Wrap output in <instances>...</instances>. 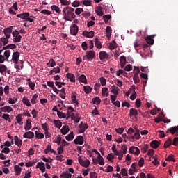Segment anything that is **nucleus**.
<instances>
[{"instance_id": "f257e3e1", "label": "nucleus", "mask_w": 178, "mask_h": 178, "mask_svg": "<svg viewBox=\"0 0 178 178\" xmlns=\"http://www.w3.org/2000/svg\"><path fill=\"white\" fill-rule=\"evenodd\" d=\"M63 16H64V19L67 22H72L73 19L76 18V15H74V8L67 6L63 9Z\"/></svg>"}, {"instance_id": "f03ea898", "label": "nucleus", "mask_w": 178, "mask_h": 178, "mask_svg": "<svg viewBox=\"0 0 178 178\" xmlns=\"http://www.w3.org/2000/svg\"><path fill=\"white\" fill-rule=\"evenodd\" d=\"M92 162L95 165H97V162H99V165L101 166H104V165H105V162H104V157L101 156V154H99L97 159L92 158Z\"/></svg>"}, {"instance_id": "7ed1b4c3", "label": "nucleus", "mask_w": 178, "mask_h": 178, "mask_svg": "<svg viewBox=\"0 0 178 178\" xmlns=\"http://www.w3.org/2000/svg\"><path fill=\"white\" fill-rule=\"evenodd\" d=\"M78 161L81 166H83V168H88L90 166V162L89 161V160L84 161L83 160L81 156H80V155H78Z\"/></svg>"}, {"instance_id": "20e7f679", "label": "nucleus", "mask_w": 178, "mask_h": 178, "mask_svg": "<svg viewBox=\"0 0 178 178\" xmlns=\"http://www.w3.org/2000/svg\"><path fill=\"white\" fill-rule=\"evenodd\" d=\"M20 57V53L19 51H15L12 56V60L17 65L19 63V58Z\"/></svg>"}, {"instance_id": "39448f33", "label": "nucleus", "mask_w": 178, "mask_h": 178, "mask_svg": "<svg viewBox=\"0 0 178 178\" xmlns=\"http://www.w3.org/2000/svg\"><path fill=\"white\" fill-rule=\"evenodd\" d=\"M156 36V35H151L147 36L145 38V41L147 42V44H148L149 45H152L154 42V38H155V37Z\"/></svg>"}, {"instance_id": "423d86ee", "label": "nucleus", "mask_w": 178, "mask_h": 178, "mask_svg": "<svg viewBox=\"0 0 178 178\" xmlns=\"http://www.w3.org/2000/svg\"><path fill=\"white\" fill-rule=\"evenodd\" d=\"M79 133L83 134L87 129H88V124L87 123L83 124V122L79 125Z\"/></svg>"}, {"instance_id": "0eeeda50", "label": "nucleus", "mask_w": 178, "mask_h": 178, "mask_svg": "<svg viewBox=\"0 0 178 178\" xmlns=\"http://www.w3.org/2000/svg\"><path fill=\"white\" fill-rule=\"evenodd\" d=\"M70 33L72 35H76L79 33V26L76 24L70 27Z\"/></svg>"}, {"instance_id": "6e6552de", "label": "nucleus", "mask_w": 178, "mask_h": 178, "mask_svg": "<svg viewBox=\"0 0 178 178\" xmlns=\"http://www.w3.org/2000/svg\"><path fill=\"white\" fill-rule=\"evenodd\" d=\"M74 144H79L83 145L84 144V138L81 136H78L76 139L74 140Z\"/></svg>"}, {"instance_id": "1a4fd4ad", "label": "nucleus", "mask_w": 178, "mask_h": 178, "mask_svg": "<svg viewBox=\"0 0 178 178\" xmlns=\"http://www.w3.org/2000/svg\"><path fill=\"white\" fill-rule=\"evenodd\" d=\"M86 58L88 60H92L95 56V51H86Z\"/></svg>"}, {"instance_id": "9d476101", "label": "nucleus", "mask_w": 178, "mask_h": 178, "mask_svg": "<svg viewBox=\"0 0 178 178\" xmlns=\"http://www.w3.org/2000/svg\"><path fill=\"white\" fill-rule=\"evenodd\" d=\"M12 29H13V26H10L4 29L3 33L6 37V38H10V35L12 34Z\"/></svg>"}, {"instance_id": "9b49d317", "label": "nucleus", "mask_w": 178, "mask_h": 178, "mask_svg": "<svg viewBox=\"0 0 178 178\" xmlns=\"http://www.w3.org/2000/svg\"><path fill=\"white\" fill-rule=\"evenodd\" d=\"M130 154H134V155H140V149L137 147L132 146L129 149Z\"/></svg>"}, {"instance_id": "f8f14e48", "label": "nucleus", "mask_w": 178, "mask_h": 178, "mask_svg": "<svg viewBox=\"0 0 178 178\" xmlns=\"http://www.w3.org/2000/svg\"><path fill=\"white\" fill-rule=\"evenodd\" d=\"M49 152L57 155L56 151L52 149V146H51V145H47L46 149H44V154H49Z\"/></svg>"}, {"instance_id": "ddd939ff", "label": "nucleus", "mask_w": 178, "mask_h": 178, "mask_svg": "<svg viewBox=\"0 0 178 178\" xmlns=\"http://www.w3.org/2000/svg\"><path fill=\"white\" fill-rule=\"evenodd\" d=\"M17 17H19L20 19H22L23 20H26L27 17H30V13H22L21 14H17Z\"/></svg>"}, {"instance_id": "4468645a", "label": "nucleus", "mask_w": 178, "mask_h": 178, "mask_svg": "<svg viewBox=\"0 0 178 178\" xmlns=\"http://www.w3.org/2000/svg\"><path fill=\"white\" fill-rule=\"evenodd\" d=\"M109 55L106 51H100L99 54V57L100 60H104V59H108Z\"/></svg>"}, {"instance_id": "2eb2a0df", "label": "nucleus", "mask_w": 178, "mask_h": 178, "mask_svg": "<svg viewBox=\"0 0 178 178\" xmlns=\"http://www.w3.org/2000/svg\"><path fill=\"white\" fill-rule=\"evenodd\" d=\"M1 112L10 113V112H13V108L10 107V106H5L4 107H1Z\"/></svg>"}, {"instance_id": "dca6fc26", "label": "nucleus", "mask_w": 178, "mask_h": 178, "mask_svg": "<svg viewBox=\"0 0 178 178\" xmlns=\"http://www.w3.org/2000/svg\"><path fill=\"white\" fill-rule=\"evenodd\" d=\"M82 35L84 37H87L88 38H92V37H94V31H91L88 32L87 31H84L83 32Z\"/></svg>"}, {"instance_id": "f3484780", "label": "nucleus", "mask_w": 178, "mask_h": 178, "mask_svg": "<svg viewBox=\"0 0 178 178\" xmlns=\"http://www.w3.org/2000/svg\"><path fill=\"white\" fill-rule=\"evenodd\" d=\"M159 145H161V143L158 140H152V142H150V147H152V148H154V149H156V148H158Z\"/></svg>"}, {"instance_id": "a211bd4d", "label": "nucleus", "mask_w": 178, "mask_h": 178, "mask_svg": "<svg viewBox=\"0 0 178 178\" xmlns=\"http://www.w3.org/2000/svg\"><path fill=\"white\" fill-rule=\"evenodd\" d=\"M178 131V126L172 127L170 128H168L165 133H171V134H175Z\"/></svg>"}, {"instance_id": "6ab92c4d", "label": "nucleus", "mask_w": 178, "mask_h": 178, "mask_svg": "<svg viewBox=\"0 0 178 178\" xmlns=\"http://www.w3.org/2000/svg\"><path fill=\"white\" fill-rule=\"evenodd\" d=\"M36 168L40 169V170H41V172H42V173H44V172H45V163H44V162L38 163Z\"/></svg>"}, {"instance_id": "aec40b11", "label": "nucleus", "mask_w": 178, "mask_h": 178, "mask_svg": "<svg viewBox=\"0 0 178 178\" xmlns=\"http://www.w3.org/2000/svg\"><path fill=\"white\" fill-rule=\"evenodd\" d=\"M120 62L121 69H124V66L126 65V56H121L120 58Z\"/></svg>"}, {"instance_id": "412c9836", "label": "nucleus", "mask_w": 178, "mask_h": 178, "mask_svg": "<svg viewBox=\"0 0 178 178\" xmlns=\"http://www.w3.org/2000/svg\"><path fill=\"white\" fill-rule=\"evenodd\" d=\"M66 77L67 79H70V81H71V83H76V76H74V74L72 73H67L66 74Z\"/></svg>"}, {"instance_id": "4be33fe9", "label": "nucleus", "mask_w": 178, "mask_h": 178, "mask_svg": "<svg viewBox=\"0 0 178 178\" xmlns=\"http://www.w3.org/2000/svg\"><path fill=\"white\" fill-rule=\"evenodd\" d=\"M24 138H34V132L28 131L23 135Z\"/></svg>"}, {"instance_id": "5701e85b", "label": "nucleus", "mask_w": 178, "mask_h": 178, "mask_svg": "<svg viewBox=\"0 0 178 178\" xmlns=\"http://www.w3.org/2000/svg\"><path fill=\"white\" fill-rule=\"evenodd\" d=\"M15 140V145H17V147H22V145L23 144V142L20 140V138H19L17 136H15L14 137Z\"/></svg>"}, {"instance_id": "b1692460", "label": "nucleus", "mask_w": 178, "mask_h": 178, "mask_svg": "<svg viewBox=\"0 0 178 178\" xmlns=\"http://www.w3.org/2000/svg\"><path fill=\"white\" fill-rule=\"evenodd\" d=\"M23 116V115L22 114H18L15 119L17 120V122L18 123V124H19L20 126H23V118H22Z\"/></svg>"}, {"instance_id": "393cba45", "label": "nucleus", "mask_w": 178, "mask_h": 178, "mask_svg": "<svg viewBox=\"0 0 178 178\" xmlns=\"http://www.w3.org/2000/svg\"><path fill=\"white\" fill-rule=\"evenodd\" d=\"M76 95H77V92H72V95L71 97L72 102V104H76V105H79V101L76 98Z\"/></svg>"}, {"instance_id": "a878e982", "label": "nucleus", "mask_w": 178, "mask_h": 178, "mask_svg": "<svg viewBox=\"0 0 178 178\" xmlns=\"http://www.w3.org/2000/svg\"><path fill=\"white\" fill-rule=\"evenodd\" d=\"M78 80L79 83H83V84H87V77L86 75L81 74L79 77H78Z\"/></svg>"}, {"instance_id": "bb28decb", "label": "nucleus", "mask_w": 178, "mask_h": 178, "mask_svg": "<svg viewBox=\"0 0 178 178\" xmlns=\"http://www.w3.org/2000/svg\"><path fill=\"white\" fill-rule=\"evenodd\" d=\"M51 10L56 12V13H58L59 15H60V13H62V10H60V8L56 5L51 6Z\"/></svg>"}, {"instance_id": "cd10ccee", "label": "nucleus", "mask_w": 178, "mask_h": 178, "mask_svg": "<svg viewBox=\"0 0 178 178\" xmlns=\"http://www.w3.org/2000/svg\"><path fill=\"white\" fill-rule=\"evenodd\" d=\"M31 129V120L28 119L25 123L24 129L26 130V131H27V130H30Z\"/></svg>"}, {"instance_id": "c85d7f7f", "label": "nucleus", "mask_w": 178, "mask_h": 178, "mask_svg": "<svg viewBox=\"0 0 178 178\" xmlns=\"http://www.w3.org/2000/svg\"><path fill=\"white\" fill-rule=\"evenodd\" d=\"M119 91H120V89L118 88V86L113 85L111 86V92L113 94H115V95H118L119 94Z\"/></svg>"}, {"instance_id": "c756f323", "label": "nucleus", "mask_w": 178, "mask_h": 178, "mask_svg": "<svg viewBox=\"0 0 178 178\" xmlns=\"http://www.w3.org/2000/svg\"><path fill=\"white\" fill-rule=\"evenodd\" d=\"M35 137H36V138H38V140H42V138H44V137H45L44 134L40 132V131H35Z\"/></svg>"}, {"instance_id": "7c9ffc66", "label": "nucleus", "mask_w": 178, "mask_h": 178, "mask_svg": "<svg viewBox=\"0 0 178 178\" xmlns=\"http://www.w3.org/2000/svg\"><path fill=\"white\" fill-rule=\"evenodd\" d=\"M70 129L69 128V126L65 125L62 127L60 131L63 134V136H65L67 133H69V131Z\"/></svg>"}, {"instance_id": "2f4dec72", "label": "nucleus", "mask_w": 178, "mask_h": 178, "mask_svg": "<svg viewBox=\"0 0 178 178\" xmlns=\"http://www.w3.org/2000/svg\"><path fill=\"white\" fill-rule=\"evenodd\" d=\"M106 33L107 38H111L112 37V28L111 26H106Z\"/></svg>"}, {"instance_id": "473e14b6", "label": "nucleus", "mask_w": 178, "mask_h": 178, "mask_svg": "<svg viewBox=\"0 0 178 178\" xmlns=\"http://www.w3.org/2000/svg\"><path fill=\"white\" fill-rule=\"evenodd\" d=\"M131 88L133 90L134 92L133 94L131 95L130 96V99H131V101H134V99H136V86L133 85L131 86Z\"/></svg>"}, {"instance_id": "72a5a7b5", "label": "nucleus", "mask_w": 178, "mask_h": 178, "mask_svg": "<svg viewBox=\"0 0 178 178\" xmlns=\"http://www.w3.org/2000/svg\"><path fill=\"white\" fill-rule=\"evenodd\" d=\"M137 115H138V111H137V110H136V108H131L129 110V116L130 118H131V116H137Z\"/></svg>"}, {"instance_id": "f704fd0d", "label": "nucleus", "mask_w": 178, "mask_h": 178, "mask_svg": "<svg viewBox=\"0 0 178 178\" xmlns=\"http://www.w3.org/2000/svg\"><path fill=\"white\" fill-rule=\"evenodd\" d=\"M0 42L3 44V47H5V45H6L9 42V38L6 37H2L0 38Z\"/></svg>"}, {"instance_id": "c9c22d12", "label": "nucleus", "mask_w": 178, "mask_h": 178, "mask_svg": "<svg viewBox=\"0 0 178 178\" xmlns=\"http://www.w3.org/2000/svg\"><path fill=\"white\" fill-rule=\"evenodd\" d=\"M4 61L6 60L8 62V60H9V58L10 56V50H6L4 52Z\"/></svg>"}, {"instance_id": "e433bc0d", "label": "nucleus", "mask_w": 178, "mask_h": 178, "mask_svg": "<svg viewBox=\"0 0 178 178\" xmlns=\"http://www.w3.org/2000/svg\"><path fill=\"white\" fill-rule=\"evenodd\" d=\"M14 169L17 176H20V173H22V168L19 165H15Z\"/></svg>"}, {"instance_id": "4c0bfd02", "label": "nucleus", "mask_w": 178, "mask_h": 178, "mask_svg": "<svg viewBox=\"0 0 178 178\" xmlns=\"http://www.w3.org/2000/svg\"><path fill=\"white\" fill-rule=\"evenodd\" d=\"M73 138H74V134H73V131L70 132V134L65 136V140H67V141H72Z\"/></svg>"}, {"instance_id": "58836bf2", "label": "nucleus", "mask_w": 178, "mask_h": 178, "mask_svg": "<svg viewBox=\"0 0 178 178\" xmlns=\"http://www.w3.org/2000/svg\"><path fill=\"white\" fill-rule=\"evenodd\" d=\"M118 47V44H116V41L113 40L110 44H109V49L111 51L115 49V48Z\"/></svg>"}, {"instance_id": "ea45409f", "label": "nucleus", "mask_w": 178, "mask_h": 178, "mask_svg": "<svg viewBox=\"0 0 178 178\" xmlns=\"http://www.w3.org/2000/svg\"><path fill=\"white\" fill-rule=\"evenodd\" d=\"M102 94L103 97H105V95L106 97H109V92L108 91V88L106 87L102 88Z\"/></svg>"}, {"instance_id": "a19ab883", "label": "nucleus", "mask_w": 178, "mask_h": 178, "mask_svg": "<svg viewBox=\"0 0 178 178\" xmlns=\"http://www.w3.org/2000/svg\"><path fill=\"white\" fill-rule=\"evenodd\" d=\"M95 13H97V16H103L104 12H102V8L101 7H97L95 8Z\"/></svg>"}, {"instance_id": "79ce46f5", "label": "nucleus", "mask_w": 178, "mask_h": 178, "mask_svg": "<svg viewBox=\"0 0 178 178\" xmlns=\"http://www.w3.org/2000/svg\"><path fill=\"white\" fill-rule=\"evenodd\" d=\"M60 177L61 178H72V174H70L69 172H63L60 175Z\"/></svg>"}, {"instance_id": "37998d69", "label": "nucleus", "mask_w": 178, "mask_h": 178, "mask_svg": "<svg viewBox=\"0 0 178 178\" xmlns=\"http://www.w3.org/2000/svg\"><path fill=\"white\" fill-rule=\"evenodd\" d=\"M133 137H134V138L136 140H140V138H141V136L140 135V130L137 129L134 133V134L133 135Z\"/></svg>"}, {"instance_id": "c03bdc74", "label": "nucleus", "mask_w": 178, "mask_h": 178, "mask_svg": "<svg viewBox=\"0 0 178 178\" xmlns=\"http://www.w3.org/2000/svg\"><path fill=\"white\" fill-rule=\"evenodd\" d=\"M95 40V45L96 48H97V49H101V48H102V44H101V42L98 40V38H96Z\"/></svg>"}, {"instance_id": "a18cd8bd", "label": "nucleus", "mask_w": 178, "mask_h": 178, "mask_svg": "<svg viewBox=\"0 0 178 178\" xmlns=\"http://www.w3.org/2000/svg\"><path fill=\"white\" fill-rule=\"evenodd\" d=\"M37 98H38V95L37 93L34 94L32 99L31 101V104H33V105H35V104H37V102H38V100H37Z\"/></svg>"}, {"instance_id": "49530a36", "label": "nucleus", "mask_w": 178, "mask_h": 178, "mask_svg": "<svg viewBox=\"0 0 178 178\" xmlns=\"http://www.w3.org/2000/svg\"><path fill=\"white\" fill-rule=\"evenodd\" d=\"M92 102L96 105H99L101 104V99L99 97H96L92 99Z\"/></svg>"}, {"instance_id": "de8ad7c7", "label": "nucleus", "mask_w": 178, "mask_h": 178, "mask_svg": "<svg viewBox=\"0 0 178 178\" xmlns=\"http://www.w3.org/2000/svg\"><path fill=\"white\" fill-rule=\"evenodd\" d=\"M133 80L134 84H138L140 83V77L138 75H137V74H134Z\"/></svg>"}, {"instance_id": "09e8293b", "label": "nucleus", "mask_w": 178, "mask_h": 178, "mask_svg": "<svg viewBox=\"0 0 178 178\" xmlns=\"http://www.w3.org/2000/svg\"><path fill=\"white\" fill-rule=\"evenodd\" d=\"M83 90L85 91L86 94H90L92 91V88L90 87L89 86H83Z\"/></svg>"}, {"instance_id": "8fccbe9b", "label": "nucleus", "mask_w": 178, "mask_h": 178, "mask_svg": "<svg viewBox=\"0 0 178 178\" xmlns=\"http://www.w3.org/2000/svg\"><path fill=\"white\" fill-rule=\"evenodd\" d=\"M65 145H60V147L57 148V152L58 155H60V154H63V148H65Z\"/></svg>"}, {"instance_id": "3c124183", "label": "nucleus", "mask_w": 178, "mask_h": 178, "mask_svg": "<svg viewBox=\"0 0 178 178\" xmlns=\"http://www.w3.org/2000/svg\"><path fill=\"white\" fill-rule=\"evenodd\" d=\"M54 124L56 126V127H57L58 129H60V127H62V122L59 120H55L54 121Z\"/></svg>"}, {"instance_id": "603ef678", "label": "nucleus", "mask_w": 178, "mask_h": 178, "mask_svg": "<svg viewBox=\"0 0 178 178\" xmlns=\"http://www.w3.org/2000/svg\"><path fill=\"white\" fill-rule=\"evenodd\" d=\"M54 143H56L58 145H60V143H62V137H60V135H58L57 139H55Z\"/></svg>"}, {"instance_id": "864d4df0", "label": "nucleus", "mask_w": 178, "mask_h": 178, "mask_svg": "<svg viewBox=\"0 0 178 178\" xmlns=\"http://www.w3.org/2000/svg\"><path fill=\"white\" fill-rule=\"evenodd\" d=\"M112 16L109 14L104 15L103 16V20L105 23H107V22H109V19H111Z\"/></svg>"}, {"instance_id": "5fc2aeb1", "label": "nucleus", "mask_w": 178, "mask_h": 178, "mask_svg": "<svg viewBox=\"0 0 178 178\" xmlns=\"http://www.w3.org/2000/svg\"><path fill=\"white\" fill-rule=\"evenodd\" d=\"M22 102H24V104L26 105V106H31V104H30V100H29V99H27L26 97H24L22 99Z\"/></svg>"}, {"instance_id": "6e6d98bb", "label": "nucleus", "mask_w": 178, "mask_h": 178, "mask_svg": "<svg viewBox=\"0 0 178 178\" xmlns=\"http://www.w3.org/2000/svg\"><path fill=\"white\" fill-rule=\"evenodd\" d=\"M172 145V140L168 139L167 141L165 142L164 143V148H168Z\"/></svg>"}, {"instance_id": "4d7b16f0", "label": "nucleus", "mask_w": 178, "mask_h": 178, "mask_svg": "<svg viewBox=\"0 0 178 178\" xmlns=\"http://www.w3.org/2000/svg\"><path fill=\"white\" fill-rule=\"evenodd\" d=\"M10 115H9V114H3L2 115V118L4 119L5 120H6L7 122H9V123H10Z\"/></svg>"}, {"instance_id": "13d9d810", "label": "nucleus", "mask_w": 178, "mask_h": 178, "mask_svg": "<svg viewBox=\"0 0 178 178\" xmlns=\"http://www.w3.org/2000/svg\"><path fill=\"white\" fill-rule=\"evenodd\" d=\"M107 159L110 162H113V159H115V156L112 153H110L107 155Z\"/></svg>"}, {"instance_id": "bf43d9fd", "label": "nucleus", "mask_w": 178, "mask_h": 178, "mask_svg": "<svg viewBox=\"0 0 178 178\" xmlns=\"http://www.w3.org/2000/svg\"><path fill=\"white\" fill-rule=\"evenodd\" d=\"M121 152L124 155L127 152V146L126 145H122L121 147Z\"/></svg>"}, {"instance_id": "052dcab7", "label": "nucleus", "mask_w": 178, "mask_h": 178, "mask_svg": "<svg viewBox=\"0 0 178 178\" xmlns=\"http://www.w3.org/2000/svg\"><path fill=\"white\" fill-rule=\"evenodd\" d=\"M74 112V108H73V107L70 106L67 108V116H70V115H72V113Z\"/></svg>"}, {"instance_id": "680f3d73", "label": "nucleus", "mask_w": 178, "mask_h": 178, "mask_svg": "<svg viewBox=\"0 0 178 178\" xmlns=\"http://www.w3.org/2000/svg\"><path fill=\"white\" fill-rule=\"evenodd\" d=\"M165 161L168 162H175V158L173 157V155L170 154L166 159Z\"/></svg>"}, {"instance_id": "e2e57ef3", "label": "nucleus", "mask_w": 178, "mask_h": 178, "mask_svg": "<svg viewBox=\"0 0 178 178\" xmlns=\"http://www.w3.org/2000/svg\"><path fill=\"white\" fill-rule=\"evenodd\" d=\"M99 81L101 86H106V79L104 77H100Z\"/></svg>"}, {"instance_id": "0e129e2a", "label": "nucleus", "mask_w": 178, "mask_h": 178, "mask_svg": "<svg viewBox=\"0 0 178 178\" xmlns=\"http://www.w3.org/2000/svg\"><path fill=\"white\" fill-rule=\"evenodd\" d=\"M7 69L8 67L5 65H0V73H3Z\"/></svg>"}, {"instance_id": "69168bd1", "label": "nucleus", "mask_w": 178, "mask_h": 178, "mask_svg": "<svg viewBox=\"0 0 178 178\" xmlns=\"http://www.w3.org/2000/svg\"><path fill=\"white\" fill-rule=\"evenodd\" d=\"M132 69H133V66L130 64H128L127 65H126L124 67L125 72H131V70H132Z\"/></svg>"}, {"instance_id": "338daca9", "label": "nucleus", "mask_w": 178, "mask_h": 178, "mask_svg": "<svg viewBox=\"0 0 178 178\" xmlns=\"http://www.w3.org/2000/svg\"><path fill=\"white\" fill-rule=\"evenodd\" d=\"M91 0H83V4L85 5V6H91Z\"/></svg>"}, {"instance_id": "774afa93", "label": "nucleus", "mask_w": 178, "mask_h": 178, "mask_svg": "<svg viewBox=\"0 0 178 178\" xmlns=\"http://www.w3.org/2000/svg\"><path fill=\"white\" fill-rule=\"evenodd\" d=\"M120 173L122 175V176H129V174H127V170H126V168H122Z\"/></svg>"}]
</instances>
